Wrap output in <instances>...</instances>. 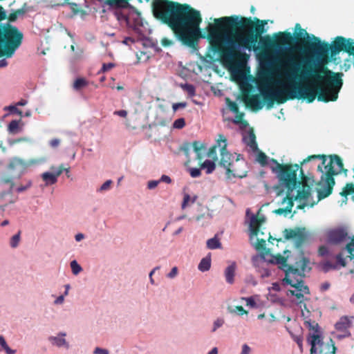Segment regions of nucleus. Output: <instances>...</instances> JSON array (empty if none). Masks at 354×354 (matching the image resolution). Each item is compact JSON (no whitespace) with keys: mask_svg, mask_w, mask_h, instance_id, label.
Returning <instances> with one entry per match:
<instances>
[{"mask_svg":"<svg viewBox=\"0 0 354 354\" xmlns=\"http://www.w3.org/2000/svg\"><path fill=\"white\" fill-rule=\"evenodd\" d=\"M267 21L251 17L232 15L214 19V24L208 26L207 39L212 51L217 53L221 62L227 66H236L247 59L248 55L241 49L257 50L260 40L263 46H272L277 48L289 46L288 52L295 47L292 44L295 39L301 44L304 53L316 55L323 65L335 61L341 51L354 57V39L337 36L330 44L322 42L319 38L312 35L313 41L307 39L309 34L299 24L295 37L288 31L279 32L272 40L270 36L264 37ZM264 68L259 77L257 87L259 94L244 95L243 100L246 106L259 111L266 104L270 109L274 102L284 104L289 100L303 99L308 103L317 97L318 101L328 102L336 101L343 86L342 73H335L324 66L313 68L307 59L301 68L293 56L286 55L282 59H266Z\"/></svg>","mask_w":354,"mask_h":354,"instance_id":"obj_1","label":"nucleus"},{"mask_svg":"<svg viewBox=\"0 0 354 354\" xmlns=\"http://www.w3.org/2000/svg\"><path fill=\"white\" fill-rule=\"evenodd\" d=\"M319 158L322 162L318 165V170L321 173L320 180L316 188L317 198L315 200L312 196V188L308 184L307 179L301 183L297 181V171L292 167L281 168V165L268 156H256V161L262 167L270 168L277 173L279 185L282 191L286 189L287 196L283 198L281 205L283 207L275 211L277 214L289 213L292 210L294 201L298 203L299 208L305 207H312L321 199L328 196L335 185L333 176L340 174L343 171V164L339 156H311Z\"/></svg>","mask_w":354,"mask_h":354,"instance_id":"obj_2","label":"nucleus"},{"mask_svg":"<svg viewBox=\"0 0 354 354\" xmlns=\"http://www.w3.org/2000/svg\"><path fill=\"white\" fill-rule=\"evenodd\" d=\"M151 10L153 17L167 25L184 45L195 48L198 39L205 38L200 28L201 13L189 4L170 0H153Z\"/></svg>","mask_w":354,"mask_h":354,"instance_id":"obj_3","label":"nucleus"},{"mask_svg":"<svg viewBox=\"0 0 354 354\" xmlns=\"http://www.w3.org/2000/svg\"><path fill=\"white\" fill-rule=\"evenodd\" d=\"M252 261L255 267H263L266 263L277 264L284 272L281 284L285 287H290L286 291V295L290 302L300 306L304 304V308H306L304 302L308 299L306 296L310 292L309 288L305 284L304 278L306 273L311 270L308 259L299 255L293 265H289L284 257L270 255L269 258H266L264 254H260L253 257Z\"/></svg>","mask_w":354,"mask_h":354,"instance_id":"obj_4","label":"nucleus"},{"mask_svg":"<svg viewBox=\"0 0 354 354\" xmlns=\"http://www.w3.org/2000/svg\"><path fill=\"white\" fill-rule=\"evenodd\" d=\"M6 18V12L0 6V21ZM23 38V33L16 26L9 24H0V57H12L21 45Z\"/></svg>","mask_w":354,"mask_h":354,"instance_id":"obj_5","label":"nucleus"},{"mask_svg":"<svg viewBox=\"0 0 354 354\" xmlns=\"http://www.w3.org/2000/svg\"><path fill=\"white\" fill-rule=\"evenodd\" d=\"M306 326L311 330L307 337V342L310 345V354H335L336 347L332 339L325 344L317 324H313L310 319L304 322Z\"/></svg>","mask_w":354,"mask_h":354,"instance_id":"obj_6","label":"nucleus"},{"mask_svg":"<svg viewBox=\"0 0 354 354\" xmlns=\"http://www.w3.org/2000/svg\"><path fill=\"white\" fill-rule=\"evenodd\" d=\"M28 165L29 164L24 162L21 159L15 158L8 167V170L10 176L3 178V183H12V180L15 178H19L25 173Z\"/></svg>","mask_w":354,"mask_h":354,"instance_id":"obj_7","label":"nucleus"},{"mask_svg":"<svg viewBox=\"0 0 354 354\" xmlns=\"http://www.w3.org/2000/svg\"><path fill=\"white\" fill-rule=\"evenodd\" d=\"M305 228H296L294 230H285L284 236L286 239H292L296 248L301 247L307 238Z\"/></svg>","mask_w":354,"mask_h":354,"instance_id":"obj_8","label":"nucleus"},{"mask_svg":"<svg viewBox=\"0 0 354 354\" xmlns=\"http://www.w3.org/2000/svg\"><path fill=\"white\" fill-rule=\"evenodd\" d=\"M335 258L337 260V262L335 263H331L329 261H325L319 263V268H320V270L323 271L324 273H326L330 270H338L339 269L340 267L346 266V261L343 259L342 254H337L335 256Z\"/></svg>","mask_w":354,"mask_h":354,"instance_id":"obj_9","label":"nucleus"},{"mask_svg":"<svg viewBox=\"0 0 354 354\" xmlns=\"http://www.w3.org/2000/svg\"><path fill=\"white\" fill-rule=\"evenodd\" d=\"M227 146L226 138L223 135L219 134L216 142L209 149L206 155H216L217 149H219L220 155H230L227 150Z\"/></svg>","mask_w":354,"mask_h":354,"instance_id":"obj_10","label":"nucleus"},{"mask_svg":"<svg viewBox=\"0 0 354 354\" xmlns=\"http://www.w3.org/2000/svg\"><path fill=\"white\" fill-rule=\"evenodd\" d=\"M192 147L196 155H201V153H205L207 149V145L205 143L196 140L192 144L187 142L183 143L180 147V150L185 155H188Z\"/></svg>","mask_w":354,"mask_h":354,"instance_id":"obj_11","label":"nucleus"},{"mask_svg":"<svg viewBox=\"0 0 354 354\" xmlns=\"http://www.w3.org/2000/svg\"><path fill=\"white\" fill-rule=\"evenodd\" d=\"M245 144L250 147V149L254 153V155H266L265 153L260 151L256 142V136L252 129L249 131L248 134L243 137Z\"/></svg>","mask_w":354,"mask_h":354,"instance_id":"obj_12","label":"nucleus"},{"mask_svg":"<svg viewBox=\"0 0 354 354\" xmlns=\"http://www.w3.org/2000/svg\"><path fill=\"white\" fill-rule=\"evenodd\" d=\"M347 236V233L343 229H335L328 233V241L331 243L338 244L342 243Z\"/></svg>","mask_w":354,"mask_h":354,"instance_id":"obj_13","label":"nucleus"},{"mask_svg":"<svg viewBox=\"0 0 354 354\" xmlns=\"http://www.w3.org/2000/svg\"><path fill=\"white\" fill-rule=\"evenodd\" d=\"M66 336V333L65 332H59L56 336H49L48 339L53 346L68 348L69 344L65 339Z\"/></svg>","mask_w":354,"mask_h":354,"instance_id":"obj_14","label":"nucleus"},{"mask_svg":"<svg viewBox=\"0 0 354 354\" xmlns=\"http://www.w3.org/2000/svg\"><path fill=\"white\" fill-rule=\"evenodd\" d=\"M353 317H348V316H342L339 318V321L335 324V327L337 331H348V328L352 324Z\"/></svg>","mask_w":354,"mask_h":354,"instance_id":"obj_15","label":"nucleus"},{"mask_svg":"<svg viewBox=\"0 0 354 354\" xmlns=\"http://www.w3.org/2000/svg\"><path fill=\"white\" fill-rule=\"evenodd\" d=\"M236 270V264L234 261L228 266L224 271L225 281L229 284H232L234 282L235 272Z\"/></svg>","mask_w":354,"mask_h":354,"instance_id":"obj_16","label":"nucleus"},{"mask_svg":"<svg viewBox=\"0 0 354 354\" xmlns=\"http://www.w3.org/2000/svg\"><path fill=\"white\" fill-rule=\"evenodd\" d=\"M41 177L45 183L46 186H50L57 182V178L50 171L41 174Z\"/></svg>","mask_w":354,"mask_h":354,"instance_id":"obj_17","label":"nucleus"},{"mask_svg":"<svg viewBox=\"0 0 354 354\" xmlns=\"http://www.w3.org/2000/svg\"><path fill=\"white\" fill-rule=\"evenodd\" d=\"M225 158L230 159V156H222L221 165H223L224 167L225 168L226 179L229 181H231L235 177V174L231 171V169L230 168V166L231 165V164L229 163L227 165H225V162H227V160H225Z\"/></svg>","mask_w":354,"mask_h":354,"instance_id":"obj_18","label":"nucleus"},{"mask_svg":"<svg viewBox=\"0 0 354 354\" xmlns=\"http://www.w3.org/2000/svg\"><path fill=\"white\" fill-rule=\"evenodd\" d=\"M210 268L211 257L209 255L203 258L198 266V269L203 272L208 271Z\"/></svg>","mask_w":354,"mask_h":354,"instance_id":"obj_19","label":"nucleus"},{"mask_svg":"<svg viewBox=\"0 0 354 354\" xmlns=\"http://www.w3.org/2000/svg\"><path fill=\"white\" fill-rule=\"evenodd\" d=\"M206 244L207 248L209 250L219 249L221 248V243L216 236L208 239Z\"/></svg>","mask_w":354,"mask_h":354,"instance_id":"obj_20","label":"nucleus"},{"mask_svg":"<svg viewBox=\"0 0 354 354\" xmlns=\"http://www.w3.org/2000/svg\"><path fill=\"white\" fill-rule=\"evenodd\" d=\"M130 0H105L106 4L116 8H126Z\"/></svg>","mask_w":354,"mask_h":354,"instance_id":"obj_21","label":"nucleus"},{"mask_svg":"<svg viewBox=\"0 0 354 354\" xmlns=\"http://www.w3.org/2000/svg\"><path fill=\"white\" fill-rule=\"evenodd\" d=\"M216 168L215 162L212 160H206L201 165V169H206V174H212Z\"/></svg>","mask_w":354,"mask_h":354,"instance_id":"obj_22","label":"nucleus"},{"mask_svg":"<svg viewBox=\"0 0 354 354\" xmlns=\"http://www.w3.org/2000/svg\"><path fill=\"white\" fill-rule=\"evenodd\" d=\"M246 216L250 217V231L259 230L254 227V225L258 222V219L254 214L250 213V209H246Z\"/></svg>","mask_w":354,"mask_h":354,"instance_id":"obj_23","label":"nucleus"},{"mask_svg":"<svg viewBox=\"0 0 354 354\" xmlns=\"http://www.w3.org/2000/svg\"><path fill=\"white\" fill-rule=\"evenodd\" d=\"M180 87L185 91L189 97H194L196 95L195 86L190 84H181Z\"/></svg>","mask_w":354,"mask_h":354,"instance_id":"obj_24","label":"nucleus"},{"mask_svg":"<svg viewBox=\"0 0 354 354\" xmlns=\"http://www.w3.org/2000/svg\"><path fill=\"white\" fill-rule=\"evenodd\" d=\"M0 346L5 350L7 354H15L16 350L11 349L6 343L5 338L0 335Z\"/></svg>","mask_w":354,"mask_h":354,"instance_id":"obj_25","label":"nucleus"},{"mask_svg":"<svg viewBox=\"0 0 354 354\" xmlns=\"http://www.w3.org/2000/svg\"><path fill=\"white\" fill-rule=\"evenodd\" d=\"M70 266L71 268L72 273L74 275H77L82 270V268L80 266V265L77 263L76 260L72 261L70 263Z\"/></svg>","mask_w":354,"mask_h":354,"instance_id":"obj_26","label":"nucleus"},{"mask_svg":"<svg viewBox=\"0 0 354 354\" xmlns=\"http://www.w3.org/2000/svg\"><path fill=\"white\" fill-rule=\"evenodd\" d=\"M87 82L84 78H77L73 84V88L75 90H80L87 85Z\"/></svg>","mask_w":354,"mask_h":354,"instance_id":"obj_27","label":"nucleus"},{"mask_svg":"<svg viewBox=\"0 0 354 354\" xmlns=\"http://www.w3.org/2000/svg\"><path fill=\"white\" fill-rule=\"evenodd\" d=\"M225 324V320L222 317L217 318L214 322H213V326L211 330L212 333L216 332L219 328L222 327L223 324Z\"/></svg>","mask_w":354,"mask_h":354,"instance_id":"obj_28","label":"nucleus"},{"mask_svg":"<svg viewBox=\"0 0 354 354\" xmlns=\"http://www.w3.org/2000/svg\"><path fill=\"white\" fill-rule=\"evenodd\" d=\"M345 250L348 254V257H349L351 260L354 259V241L348 243L345 247Z\"/></svg>","mask_w":354,"mask_h":354,"instance_id":"obj_29","label":"nucleus"},{"mask_svg":"<svg viewBox=\"0 0 354 354\" xmlns=\"http://www.w3.org/2000/svg\"><path fill=\"white\" fill-rule=\"evenodd\" d=\"M64 167L63 165H59L58 167H51L50 171L58 178V177L64 172Z\"/></svg>","mask_w":354,"mask_h":354,"instance_id":"obj_30","label":"nucleus"},{"mask_svg":"<svg viewBox=\"0 0 354 354\" xmlns=\"http://www.w3.org/2000/svg\"><path fill=\"white\" fill-rule=\"evenodd\" d=\"M258 231L259 230H256V231H250V242H251V244L255 248H257V243H258V241H259V238L257 237V235H258Z\"/></svg>","mask_w":354,"mask_h":354,"instance_id":"obj_31","label":"nucleus"},{"mask_svg":"<svg viewBox=\"0 0 354 354\" xmlns=\"http://www.w3.org/2000/svg\"><path fill=\"white\" fill-rule=\"evenodd\" d=\"M20 241V232L12 236L10 245L12 248H15L18 246Z\"/></svg>","mask_w":354,"mask_h":354,"instance_id":"obj_32","label":"nucleus"},{"mask_svg":"<svg viewBox=\"0 0 354 354\" xmlns=\"http://www.w3.org/2000/svg\"><path fill=\"white\" fill-rule=\"evenodd\" d=\"M230 313L238 314L240 315L247 314V311L242 306H235L234 308H229L228 309Z\"/></svg>","mask_w":354,"mask_h":354,"instance_id":"obj_33","label":"nucleus"},{"mask_svg":"<svg viewBox=\"0 0 354 354\" xmlns=\"http://www.w3.org/2000/svg\"><path fill=\"white\" fill-rule=\"evenodd\" d=\"M229 109L235 113H239V109L238 104L235 102H232L230 98L226 99Z\"/></svg>","mask_w":354,"mask_h":354,"instance_id":"obj_34","label":"nucleus"},{"mask_svg":"<svg viewBox=\"0 0 354 354\" xmlns=\"http://www.w3.org/2000/svg\"><path fill=\"white\" fill-rule=\"evenodd\" d=\"M185 126V120L184 118H178L174 122L173 127L176 129H182Z\"/></svg>","mask_w":354,"mask_h":354,"instance_id":"obj_35","label":"nucleus"},{"mask_svg":"<svg viewBox=\"0 0 354 354\" xmlns=\"http://www.w3.org/2000/svg\"><path fill=\"white\" fill-rule=\"evenodd\" d=\"M18 128L19 122L17 120H12L8 124V130L12 133H15L18 129Z\"/></svg>","mask_w":354,"mask_h":354,"instance_id":"obj_36","label":"nucleus"},{"mask_svg":"<svg viewBox=\"0 0 354 354\" xmlns=\"http://www.w3.org/2000/svg\"><path fill=\"white\" fill-rule=\"evenodd\" d=\"M189 174L192 178H197V177L200 176L201 174V169L196 168V167L190 168Z\"/></svg>","mask_w":354,"mask_h":354,"instance_id":"obj_37","label":"nucleus"},{"mask_svg":"<svg viewBox=\"0 0 354 354\" xmlns=\"http://www.w3.org/2000/svg\"><path fill=\"white\" fill-rule=\"evenodd\" d=\"M32 186V181L30 180H28L27 183L24 186H20L17 188L16 191L18 193L23 192L26 189H29Z\"/></svg>","mask_w":354,"mask_h":354,"instance_id":"obj_38","label":"nucleus"},{"mask_svg":"<svg viewBox=\"0 0 354 354\" xmlns=\"http://www.w3.org/2000/svg\"><path fill=\"white\" fill-rule=\"evenodd\" d=\"M243 115L244 114L243 113L239 112L236 116V119L234 120V122L235 124L244 123L245 124H247V122L243 120Z\"/></svg>","mask_w":354,"mask_h":354,"instance_id":"obj_39","label":"nucleus"},{"mask_svg":"<svg viewBox=\"0 0 354 354\" xmlns=\"http://www.w3.org/2000/svg\"><path fill=\"white\" fill-rule=\"evenodd\" d=\"M242 299L245 300L246 302H247V304L248 306H250V307H252V308L256 307L257 304H256V302H255V301H254L253 297H243Z\"/></svg>","mask_w":354,"mask_h":354,"instance_id":"obj_40","label":"nucleus"},{"mask_svg":"<svg viewBox=\"0 0 354 354\" xmlns=\"http://www.w3.org/2000/svg\"><path fill=\"white\" fill-rule=\"evenodd\" d=\"M112 181L111 180H108L104 182L99 188L98 191L102 192L108 189L111 184Z\"/></svg>","mask_w":354,"mask_h":354,"instance_id":"obj_41","label":"nucleus"},{"mask_svg":"<svg viewBox=\"0 0 354 354\" xmlns=\"http://www.w3.org/2000/svg\"><path fill=\"white\" fill-rule=\"evenodd\" d=\"M294 341L297 344L298 346L299 347L300 350L302 351L303 348V339L300 335H297L293 337Z\"/></svg>","mask_w":354,"mask_h":354,"instance_id":"obj_42","label":"nucleus"},{"mask_svg":"<svg viewBox=\"0 0 354 354\" xmlns=\"http://www.w3.org/2000/svg\"><path fill=\"white\" fill-rule=\"evenodd\" d=\"M319 254L322 257L327 256L329 254V251L326 246H321L319 249Z\"/></svg>","mask_w":354,"mask_h":354,"instance_id":"obj_43","label":"nucleus"},{"mask_svg":"<svg viewBox=\"0 0 354 354\" xmlns=\"http://www.w3.org/2000/svg\"><path fill=\"white\" fill-rule=\"evenodd\" d=\"M160 43L164 47H169L173 44V41L168 38L164 37L161 39Z\"/></svg>","mask_w":354,"mask_h":354,"instance_id":"obj_44","label":"nucleus"},{"mask_svg":"<svg viewBox=\"0 0 354 354\" xmlns=\"http://www.w3.org/2000/svg\"><path fill=\"white\" fill-rule=\"evenodd\" d=\"M187 106L186 102H179V103H174L172 106L173 110L174 112H176L178 109L180 108H185Z\"/></svg>","mask_w":354,"mask_h":354,"instance_id":"obj_45","label":"nucleus"},{"mask_svg":"<svg viewBox=\"0 0 354 354\" xmlns=\"http://www.w3.org/2000/svg\"><path fill=\"white\" fill-rule=\"evenodd\" d=\"M178 274L177 267H174L171 271L167 274V277L169 279L174 278Z\"/></svg>","mask_w":354,"mask_h":354,"instance_id":"obj_46","label":"nucleus"},{"mask_svg":"<svg viewBox=\"0 0 354 354\" xmlns=\"http://www.w3.org/2000/svg\"><path fill=\"white\" fill-rule=\"evenodd\" d=\"M8 109L12 113H17L19 115H22V111L17 109L16 106H9Z\"/></svg>","mask_w":354,"mask_h":354,"instance_id":"obj_47","label":"nucleus"},{"mask_svg":"<svg viewBox=\"0 0 354 354\" xmlns=\"http://www.w3.org/2000/svg\"><path fill=\"white\" fill-rule=\"evenodd\" d=\"M160 183L159 180H151L148 182L147 187L149 189H155Z\"/></svg>","mask_w":354,"mask_h":354,"instance_id":"obj_48","label":"nucleus"},{"mask_svg":"<svg viewBox=\"0 0 354 354\" xmlns=\"http://www.w3.org/2000/svg\"><path fill=\"white\" fill-rule=\"evenodd\" d=\"M95 354H109L107 349L96 347L93 352Z\"/></svg>","mask_w":354,"mask_h":354,"instance_id":"obj_49","label":"nucleus"},{"mask_svg":"<svg viewBox=\"0 0 354 354\" xmlns=\"http://www.w3.org/2000/svg\"><path fill=\"white\" fill-rule=\"evenodd\" d=\"M115 66V64L113 63L103 64L102 71L103 72L108 71L113 68Z\"/></svg>","mask_w":354,"mask_h":354,"instance_id":"obj_50","label":"nucleus"},{"mask_svg":"<svg viewBox=\"0 0 354 354\" xmlns=\"http://www.w3.org/2000/svg\"><path fill=\"white\" fill-rule=\"evenodd\" d=\"M341 334H337L335 337L338 339H342L345 337H348L351 335V333L349 331H340Z\"/></svg>","mask_w":354,"mask_h":354,"instance_id":"obj_51","label":"nucleus"},{"mask_svg":"<svg viewBox=\"0 0 354 354\" xmlns=\"http://www.w3.org/2000/svg\"><path fill=\"white\" fill-rule=\"evenodd\" d=\"M190 201V196L188 194L184 195L183 201L182 203V208L185 209L187 207L188 202Z\"/></svg>","mask_w":354,"mask_h":354,"instance_id":"obj_52","label":"nucleus"},{"mask_svg":"<svg viewBox=\"0 0 354 354\" xmlns=\"http://www.w3.org/2000/svg\"><path fill=\"white\" fill-rule=\"evenodd\" d=\"M250 351H251L250 347L248 344H244L242 346V350H241V352L240 353V354H250Z\"/></svg>","mask_w":354,"mask_h":354,"instance_id":"obj_53","label":"nucleus"},{"mask_svg":"<svg viewBox=\"0 0 354 354\" xmlns=\"http://www.w3.org/2000/svg\"><path fill=\"white\" fill-rule=\"evenodd\" d=\"M64 295H59V297H57L56 298V299L54 301V304L55 305H60V304H62L64 301Z\"/></svg>","mask_w":354,"mask_h":354,"instance_id":"obj_54","label":"nucleus"},{"mask_svg":"<svg viewBox=\"0 0 354 354\" xmlns=\"http://www.w3.org/2000/svg\"><path fill=\"white\" fill-rule=\"evenodd\" d=\"M159 182H164V183H166L167 184H169L171 183V178L169 176H167V175H162V176L160 177V178L158 180Z\"/></svg>","mask_w":354,"mask_h":354,"instance_id":"obj_55","label":"nucleus"},{"mask_svg":"<svg viewBox=\"0 0 354 354\" xmlns=\"http://www.w3.org/2000/svg\"><path fill=\"white\" fill-rule=\"evenodd\" d=\"M60 143V140L57 138H54L50 141V145L53 148H56L59 146Z\"/></svg>","mask_w":354,"mask_h":354,"instance_id":"obj_56","label":"nucleus"},{"mask_svg":"<svg viewBox=\"0 0 354 354\" xmlns=\"http://www.w3.org/2000/svg\"><path fill=\"white\" fill-rule=\"evenodd\" d=\"M113 114L122 118H126L127 115V111L125 110H119L114 111Z\"/></svg>","mask_w":354,"mask_h":354,"instance_id":"obj_57","label":"nucleus"},{"mask_svg":"<svg viewBox=\"0 0 354 354\" xmlns=\"http://www.w3.org/2000/svg\"><path fill=\"white\" fill-rule=\"evenodd\" d=\"M257 250H261V249H264L266 248V241L263 240V239H259V241H258V243H257Z\"/></svg>","mask_w":354,"mask_h":354,"instance_id":"obj_58","label":"nucleus"},{"mask_svg":"<svg viewBox=\"0 0 354 354\" xmlns=\"http://www.w3.org/2000/svg\"><path fill=\"white\" fill-rule=\"evenodd\" d=\"M136 55L139 60L142 59V57H144L145 60H147L149 58V56L148 55H147V53L145 52H143V51H140L139 53H137Z\"/></svg>","mask_w":354,"mask_h":354,"instance_id":"obj_59","label":"nucleus"},{"mask_svg":"<svg viewBox=\"0 0 354 354\" xmlns=\"http://www.w3.org/2000/svg\"><path fill=\"white\" fill-rule=\"evenodd\" d=\"M8 19L9 21L13 22L17 20V16L16 15L15 12H13L9 15V16L8 17Z\"/></svg>","mask_w":354,"mask_h":354,"instance_id":"obj_60","label":"nucleus"},{"mask_svg":"<svg viewBox=\"0 0 354 354\" xmlns=\"http://www.w3.org/2000/svg\"><path fill=\"white\" fill-rule=\"evenodd\" d=\"M84 239V234L82 233H78L75 236V239L77 242H80Z\"/></svg>","mask_w":354,"mask_h":354,"instance_id":"obj_61","label":"nucleus"},{"mask_svg":"<svg viewBox=\"0 0 354 354\" xmlns=\"http://www.w3.org/2000/svg\"><path fill=\"white\" fill-rule=\"evenodd\" d=\"M15 13L16 14V15L18 17L19 16H22L25 14L26 12V10L24 9V8H20V9H18L15 11H14Z\"/></svg>","mask_w":354,"mask_h":354,"instance_id":"obj_62","label":"nucleus"},{"mask_svg":"<svg viewBox=\"0 0 354 354\" xmlns=\"http://www.w3.org/2000/svg\"><path fill=\"white\" fill-rule=\"evenodd\" d=\"M272 290L279 292L281 290L280 285L278 283H273L272 286Z\"/></svg>","mask_w":354,"mask_h":354,"instance_id":"obj_63","label":"nucleus"},{"mask_svg":"<svg viewBox=\"0 0 354 354\" xmlns=\"http://www.w3.org/2000/svg\"><path fill=\"white\" fill-rule=\"evenodd\" d=\"M330 287V283L328 282L323 283L321 286V290L322 291L327 290Z\"/></svg>","mask_w":354,"mask_h":354,"instance_id":"obj_64","label":"nucleus"}]
</instances>
